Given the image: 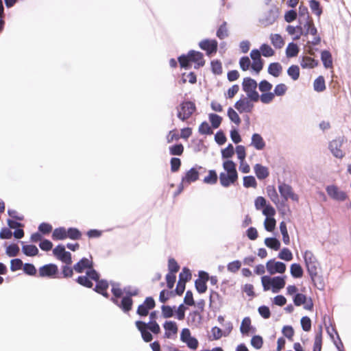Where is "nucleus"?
<instances>
[{
	"mask_svg": "<svg viewBox=\"0 0 351 351\" xmlns=\"http://www.w3.org/2000/svg\"><path fill=\"white\" fill-rule=\"evenodd\" d=\"M238 180V174L221 172L219 174L220 184L223 187H228L234 185Z\"/></svg>",
	"mask_w": 351,
	"mask_h": 351,
	"instance_id": "19",
	"label": "nucleus"
},
{
	"mask_svg": "<svg viewBox=\"0 0 351 351\" xmlns=\"http://www.w3.org/2000/svg\"><path fill=\"white\" fill-rule=\"evenodd\" d=\"M180 340L186 343L187 346L193 350H195L198 347V341L196 338L191 336V332L189 328H183L180 333Z\"/></svg>",
	"mask_w": 351,
	"mask_h": 351,
	"instance_id": "11",
	"label": "nucleus"
},
{
	"mask_svg": "<svg viewBox=\"0 0 351 351\" xmlns=\"http://www.w3.org/2000/svg\"><path fill=\"white\" fill-rule=\"evenodd\" d=\"M266 269L270 275H274L276 273L283 274L286 271V265L282 262L271 259L266 263Z\"/></svg>",
	"mask_w": 351,
	"mask_h": 351,
	"instance_id": "14",
	"label": "nucleus"
},
{
	"mask_svg": "<svg viewBox=\"0 0 351 351\" xmlns=\"http://www.w3.org/2000/svg\"><path fill=\"white\" fill-rule=\"evenodd\" d=\"M299 19L298 21L300 24H303V21L310 20V16L308 14V8L305 6L300 5L298 10Z\"/></svg>",
	"mask_w": 351,
	"mask_h": 351,
	"instance_id": "40",
	"label": "nucleus"
},
{
	"mask_svg": "<svg viewBox=\"0 0 351 351\" xmlns=\"http://www.w3.org/2000/svg\"><path fill=\"white\" fill-rule=\"evenodd\" d=\"M261 55L265 57H271L274 55V50L267 44H263L260 47Z\"/></svg>",
	"mask_w": 351,
	"mask_h": 351,
	"instance_id": "48",
	"label": "nucleus"
},
{
	"mask_svg": "<svg viewBox=\"0 0 351 351\" xmlns=\"http://www.w3.org/2000/svg\"><path fill=\"white\" fill-rule=\"evenodd\" d=\"M278 257L285 261H290L293 259V254L288 248H283L279 252Z\"/></svg>",
	"mask_w": 351,
	"mask_h": 351,
	"instance_id": "49",
	"label": "nucleus"
},
{
	"mask_svg": "<svg viewBox=\"0 0 351 351\" xmlns=\"http://www.w3.org/2000/svg\"><path fill=\"white\" fill-rule=\"evenodd\" d=\"M228 36V31L226 27V23L223 22V23L219 27L217 31V36L219 39H223Z\"/></svg>",
	"mask_w": 351,
	"mask_h": 351,
	"instance_id": "58",
	"label": "nucleus"
},
{
	"mask_svg": "<svg viewBox=\"0 0 351 351\" xmlns=\"http://www.w3.org/2000/svg\"><path fill=\"white\" fill-rule=\"evenodd\" d=\"M165 332V337L167 339H174L178 333V326L176 322L172 321H167L163 324Z\"/></svg>",
	"mask_w": 351,
	"mask_h": 351,
	"instance_id": "22",
	"label": "nucleus"
},
{
	"mask_svg": "<svg viewBox=\"0 0 351 351\" xmlns=\"http://www.w3.org/2000/svg\"><path fill=\"white\" fill-rule=\"evenodd\" d=\"M23 252L28 256H34L38 254V249L33 245H25L22 247Z\"/></svg>",
	"mask_w": 351,
	"mask_h": 351,
	"instance_id": "42",
	"label": "nucleus"
},
{
	"mask_svg": "<svg viewBox=\"0 0 351 351\" xmlns=\"http://www.w3.org/2000/svg\"><path fill=\"white\" fill-rule=\"evenodd\" d=\"M279 228L282 236V241L284 243L285 245H289L290 243V238L288 233L286 223L285 221H281L280 223Z\"/></svg>",
	"mask_w": 351,
	"mask_h": 351,
	"instance_id": "41",
	"label": "nucleus"
},
{
	"mask_svg": "<svg viewBox=\"0 0 351 351\" xmlns=\"http://www.w3.org/2000/svg\"><path fill=\"white\" fill-rule=\"evenodd\" d=\"M282 71V67L278 62L271 63L268 66V73L275 77H279Z\"/></svg>",
	"mask_w": 351,
	"mask_h": 351,
	"instance_id": "29",
	"label": "nucleus"
},
{
	"mask_svg": "<svg viewBox=\"0 0 351 351\" xmlns=\"http://www.w3.org/2000/svg\"><path fill=\"white\" fill-rule=\"evenodd\" d=\"M298 53H299L298 46L293 43H289V45H287V49H286V56L288 58H293V57L297 56Z\"/></svg>",
	"mask_w": 351,
	"mask_h": 351,
	"instance_id": "38",
	"label": "nucleus"
},
{
	"mask_svg": "<svg viewBox=\"0 0 351 351\" xmlns=\"http://www.w3.org/2000/svg\"><path fill=\"white\" fill-rule=\"evenodd\" d=\"M278 191L281 197L285 201L288 199H291L294 202H298L299 200L298 195L293 192L292 187L287 184H280L278 185Z\"/></svg>",
	"mask_w": 351,
	"mask_h": 351,
	"instance_id": "12",
	"label": "nucleus"
},
{
	"mask_svg": "<svg viewBox=\"0 0 351 351\" xmlns=\"http://www.w3.org/2000/svg\"><path fill=\"white\" fill-rule=\"evenodd\" d=\"M254 101H251L248 97L241 98L235 104L234 108L240 112H251L254 109Z\"/></svg>",
	"mask_w": 351,
	"mask_h": 351,
	"instance_id": "15",
	"label": "nucleus"
},
{
	"mask_svg": "<svg viewBox=\"0 0 351 351\" xmlns=\"http://www.w3.org/2000/svg\"><path fill=\"white\" fill-rule=\"evenodd\" d=\"M250 57L253 62L252 64V69L258 73L263 67V62L261 57V52L258 49H253L250 52Z\"/></svg>",
	"mask_w": 351,
	"mask_h": 351,
	"instance_id": "18",
	"label": "nucleus"
},
{
	"mask_svg": "<svg viewBox=\"0 0 351 351\" xmlns=\"http://www.w3.org/2000/svg\"><path fill=\"white\" fill-rule=\"evenodd\" d=\"M299 25H302V28L300 32L293 37V40H296L300 39L302 35L306 36L310 34L313 36V40L310 42L312 45H317L320 43L321 38L319 36L317 35V28L315 27L312 19L303 21V24L299 23Z\"/></svg>",
	"mask_w": 351,
	"mask_h": 351,
	"instance_id": "1",
	"label": "nucleus"
},
{
	"mask_svg": "<svg viewBox=\"0 0 351 351\" xmlns=\"http://www.w3.org/2000/svg\"><path fill=\"white\" fill-rule=\"evenodd\" d=\"M291 276L295 278H302L303 276V269L300 264L293 263L290 267Z\"/></svg>",
	"mask_w": 351,
	"mask_h": 351,
	"instance_id": "33",
	"label": "nucleus"
},
{
	"mask_svg": "<svg viewBox=\"0 0 351 351\" xmlns=\"http://www.w3.org/2000/svg\"><path fill=\"white\" fill-rule=\"evenodd\" d=\"M265 245L274 250H278L280 247V242L276 238L268 237L264 241Z\"/></svg>",
	"mask_w": 351,
	"mask_h": 351,
	"instance_id": "32",
	"label": "nucleus"
},
{
	"mask_svg": "<svg viewBox=\"0 0 351 351\" xmlns=\"http://www.w3.org/2000/svg\"><path fill=\"white\" fill-rule=\"evenodd\" d=\"M287 90V86L285 84L281 83L275 86L274 93L275 96H282L286 93Z\"/></svg>",
	"mask_w": 351,
	"mask_h": 351,
	"instance_id": "59",
	"label": "nucleus"
},
{
	"mask_svg": "<svg viewBox=\"0 0 351 351\" xmlns=\"http://www.w3.org/2000/svg\"><path fill=\"white\" fill-rule=\"evenodd\" d=\"M211 337L212 340H218L221 337L224 336V334L221 328L217 326H214L211 328Z\"/></svg>",
	"mask_w": 351,
	"mask_h": 351,
	"instance_id": "57",
	"label": "nucleus"
},
{
	"mask_svg": "<svg viewBox=\"0 0 351 351\" xmlns=\"http://www.w3.org/2000/svg\"><path fill=\"white\" fill-rule=\"evenodd\" d=\"M19 247L16 244H11L6 247V254L10 257H14L19 254Z\"/></svg>",
	"mask_w": 351,
	"mask_h": 351,
	"instance_id": "54",
	"label": "nucleus"
},
{
	"mask_svg": "<svg viewBox=\"0 0 351 351\" xmlns=\"http://www.w3.org/2000/svg\"><path fill=\"white\" fill-rule=\"evenodd\" d=\"M300 65L304 69H312L317 65V62L310 57H303Z\"/></svg>",
	"mask_w": 351,
	"mask_h": 351,
	"instance_id": "35",
	"label": "nucleus"
},
{
	"mask_svg": "<svg viewBox=\"0 0 351 351\" xmlns=\"http://www.w3.org/2000/svg\"><path fill=\"white\" fill-rule=\"evenodd\" d=\"M97 283L95 287V291L97 293H101L104 296L108 297V293L106 292V289L108 287V282L105 280L99 281V280H97Z\"/></svg>",
	"mask_w": 351,
	"mask_h": 351,
	"instance_id": "43",
	"label": "nucleus"
},
{
	"mask_svg": "<svg viewBox=\"0 0 351 351\" xmlns=\"http://www.w3.org/2000/svg\"><path fill=\"white\" fill-rule=\"evenodd\" d=\"M23 269L24 272L29 276H35L37 271L34 265L31 263L24 264Z\"/></svg>",
	"mask_w": 351,
	"mask_h": 351,
	"instance_id": "64",
	"label": "nucleus"
},
{
	"mask_svg": "<svg viewBox=\"0 0 351 351\" xmlns=\"http://www.w3.org/2000/svg\"><path fill=\"white\" fill-rule=\"evenodd\" d=\"M228 118L232 122L239 125L241 123V119L238 113L232 108H229L227 112Z\"/></svg>",
	"mask_w": 351,
	"mask_h": 351,
	"instance_id": "46",
	"label": "nucleus"
},
{
	"mask_svg": "<svg viewBox=\"0 0 351 351\" xmlns=\"http://www.w3.org/2000/svg\"><path fill=\"white\" fill-rule=\"evenodd\" d=\"M276 221L274 217L265 218L264 228L268 232H272L276 228Z\"/></svg>",
	"mask_w": 351,
	"mask_h": 351,
	"instance_id": "51",
	"label": "nucleus"
},
{
	"mask_svg": "<svg viewBox=\"0 0 351 351\" xmlns=\"http://www.w3.org/2000/svg\"><path fill=\"white\" fill-rule=\"evenodd\" d=\"M136 326L141 333L142 338L146 342H149L152 340V334L147 330L146 328V323L141 321H136Z\"/></svg>",
	"mask_w": 351,
	"mask_h": 351,
	"instance_id": "26",
	"label": "nucleus"
},
{
	"mask_svg": "<svg viewBox=\"0 0 351 351\" xmlns=\"http://www.w3.org/2000/svg\"><path fill=\"white\" fill-rule=\"evenodd\" d=\"M254 173L259 180L265 179L269 176V171L267 167L261 164H256L254 167Z\"/></svg>",
	"mask_w": 351,
	"mask_h": 351,
	"instance_id": "27",
	"label": "nucleus"
},
{
	"mask_svg": "<svg viewBox=\"0 0 351 351\" xmlns=\"http://www.w3.org/2000/svg\"><path fill=\"white\" fill-rule=\"evenodd\" d=\"M178 60L181 67L189 69L190 67V62L195 64V68L197 69L204 65L205 61L204 60L203 54L199 51H191L187 56H181L178 58Z\"/></svg>",
	"mask_w": 351,
	"mask_h": 351,
	"instance_id": "3",
	"label": "nucleus"
},
{
	"mask_svg": "<svg viewBox=\"0 0 351 351\" xmlns=\"http://www.w3.org/2000/svg\"><path fill=\"white\" fill-rule=\"evenodd\" d=\"M73 269L77 273H82L87 269L86 275L95 281L98 280L99 276L98 273L93 269L92 258H82L77 263L74 265Z\"/></svg>",
	"mask_w": 351,
	"mask_h": 351,
	"instance_id": "4",
	"label": "nucleus"
},
{
	"mask_svg": "<svg viewBox=\"0 0 351 351\" xmlns=\"http://www.w3.org/2000/svg\"><path fill=\"white\" fill-rule=\"evenodd\" d=\"M90 279H91L90 278H89L87 275L86 276H79L77 279V282L82 285V286H84V287H88V288H90L93 287V282L90 280Z\"/></svg>",
	"mask_w": 351,
	"mask_h": 351,
	"instance_id": "56",
	"label": "nucleus"
},
{
	"mask_svg": "<svg viewBox=\"0 0 351 351\" xmlns=\"http://www.w3.org/2000/svg\"><path fill=\"white\" fill-rule=\"evenodd\" d=\"M322 345V328H319L316 332L313 351H321Z\"/></svg>",
	"mask_w": 351,
	"mask_h": 351,
	"instance_id": "37",
	"label": "nucleus"
},
{
	"mask_svg": "<svg viewBox=\"0 0 351 351\" xmlns=\"http://www.w3.org/2000/svg\"><path fill=\"white\" fill-rule=\"evenodd\" d=\"M53 255L62 262L66 265H71L72 263L71 254L65 250V247L62 245H57L53 250Z\"/></svg>",
	"mask_w": 351,
	"mask_h": 351,
	"instance_id": "13",
	"label": "nucleus"
},
{
	"mask_svg": "<svg viewBox=\"0 0 351 351\" xmlns=\"http://www.w3.org/2000/svg\"><path fill=\"white\" fill-rule=\"evenodd\" d=\"M341 145L342 143L340 140H334L330 143V150L336 158H341L344 156L343 151L341 149Z\"/></svg>",
	"mask_w": 351,
	"mask_h": 351,
	"instance_id": "25",
	"label": "nucleus"
},
{
	"mask_svg": "<svg viewBox=\"0 0 351 351\" xmlns=\"http://www.w3.org/2000/svg\"><path fill=\"white\" fill-rule=\"evenodd\" d=\"M287 74L293 80H297L300 77V69L298 66H291L287 70Z\"/></svg>",
	"mask_w": 351,
	"mask_h": 351,
	"instance_id": "52",
	"label": "nucleus"
},
{
	"mask_svg": "<svg viewBox=\"0 0 351 351\" xmlns=\"http://www.w3.org/2000/svg\"><path fill=\"white\" fill-rule=\"evenodd\" d=\"M217 45L218 43L215 40L205 39L199 43V47L206 51L208 56L217 52Z\"/></svg>",
	"mask_w": 351,
	"mask_h": 351,
	"instance_id": "20",
	"label": "nucleus"
},
{
	"mask_svg": "<svg viewBox=\"0 0 351 351\" xmlns=\"http://www.w3.org/2000/svg\"><path fill=\"white\" fill-rule=\"evenodd\" d=\"M199 178V172L195 168H191L185 173V176L182 177V182L180 184V188L182 190L184 187L189 186L191 182L196 181Z\"/></svg>",
	"mask_w": 351,
	"mask_h": 351,
	"instance_id": "17",
	"label": "nucleus"
},
{
	"mask_svg": "<svg viewBox=\"0 0 351 351\" xmlns=\"http://www.w3.org/2000/svg\"><path fill=\"white\" fill-rule=\"evenodd\" d=\"M250 145L256 150H263L265 149L266 143L261 134L254 133L252 136Z\"/></svg>",
	"mask_w": 351,
	"mask_h": 351,
	"instance_id": "24",
	"label": "nucleus"
},
{
	"mask_svg": "<svg viewBox=\"0 0 351 351\" xmlns=\"http://www.w3.org/2000/svg\"><path fill=\"white\" fill-rule=\"evenodd\" d=\"M313 88L317 92H322L326 89L325 81L322 76L318 77L314 81Z\"/></svg>",
	"mask_w": 351,
	"mask_h": 351,
	"instance_id": "45",
	"label": "nucleus"
},
{
	"mask_svg": "<svg viewBox=\"0 0 351 351\" xmlns=\"http://www.w3.org/2000/svg\"><path fill=\"white\" fill-rule=\"evenodd\" d=\"M252 329V326L251 325V319L250 317H245L241 324L240 330L243 335H248Z\"/></svg>",
	"mask_w": 351,
	"mask_h": 351,
	"instance_id": "31",
	"label": "nucleus"
},
{
	"mask_svg": "<svg viewBox=\"0 0 351 351\" xmlns=\"http://www.w3.org/2000/svg\"><path fill=\"white\" fill-rule=\"evenodd\" d=\"M154 300L151 297H148L145 299L143 304L139 305L137 309V313L141 316H146L148 315L149 310L154 308Z\"/></svg>",
	"mask_w": 351,
	"mask_h": 351,
	"instance_id": "21",
	"label": "nucleus"
},
{
	"mask_svg": "<svg viewBox=\"0 0 351 351\" xmlns=\"http://www.w3.org/2000/svg\"><path fill=\"white\" fill-rule=\"evenodd\" d=\"M278 17V11L276 8L269 10L261 19V23L264 26L272 25Z\"/></svg>",
	"mask_w": 351,
	"mask_h": 351,
	"instance_id": "23",
	"label": "nucleus"
},
{
	"mask_svg": "<svg viewBox=\"0 0 351 351\" xmlns=\"http://www.w3.org/2000/svg\"><path fill=\"white\" fill-rule=\"evenodd\" d=\"M303 258L307 271L311 278L317 275L319 263L312 252L306 250L303 254Z\"/></svg>",
	"mask_w": 351,
	"mask_h": 351,
	"instance_id": "7",
	"label": "nucleus"
},
{
	"mask_svg": "<svg viewBox=\"0 0 351 351\" xmlns=\"http://www.w3.org/2000/svg\"><path fill=\"white\" fill-rule=\"evenodd\" d=\"M309 6L312 12H314L317 16L321 15L322 12L318 1L315 0H311L309 2Z\"/></svg>",
	"mask_w": 351,
	"mask_h": 351,
	"instance_id": "62",
	"label": "nucleus"
},
{
	"mask_svg": "<svg viewBox=\"0 0 351 351\" xmlns=\"http://www.w3.org/2000/svg\"><path fill=\"white\" fill-rule=\"evenodd\" d=\"M217 181V175L215 170H210L208 175L204 178V182L208 184H214Z\"/></svg>",
	"mask_w": 351,
	"mask_h": 351,
	"instance_id": "47",
	"label": "nucleus"
},
{
	"mask_svg": "<svg viewBox=\"0 0 351 351\" xmlns=\"http://www.w3.org/2000/svg\"><path fill=\"white\" fill-rule=\"evenodd\" d=\"M224 173L238 174L236 169V164L230 160H226L223 162Z\"/></svg>",
	"mask_w": 351,
	"mask_h": 351,
	"instance_id": "39",
	"label": "nucleus"
},
{
	"mask_svg": "<svg viewBox=\"0 0 351 351\" xmlns=\"http://www.w3.org/2000/svg\"><path fill=\"white\" fill-rule=\"evenodd\" d=\"M23 261L19 258L12 259L10 262V269L12 271H16L23 267Z\"/></svg>",
	"mask_w": 351,
	"mask_h": 351,
	"instance_id": "63",
	"label": "nucleus"
},
{
	"mask_svg": "<svg viewBox=\"0 0 351 351\" xmlns=\"http://www.w3.org/2000/svg\"><path fill=\"white\" fill-rule=\"evenodd\" d=\"M293 302L295 306L304 305V308L311 311L313 308V303L311 298H307L302 293H297L294 298Z\"/></svg>",
	"mask_w": 351,
	"mask_h": 351,
	"instance_id": "16",
	"label": "nucleus"
},
{
	"mask_svg": "<svg viewBox=\"0 0 351 351\" xmlns=\"http://www.w3.org/2000/svg\"><path fill=\"white\" fill-rule=\"evenodd\" d=\"M275 95L274 92H265L262 93V94L259 95V99L263 104H268L272 102L274 99Z\"/></svg>",
	"mask_w": 351,
	"mask_h": 351,
	"instance_id": "44",
	"label": "nucleus"
},
{
	"mask_svg": "<svg viewBox=\"0 0 351 351\" xmlns=\"http://www.w3.org/2000/svg\"><path fill=\"white\" fill-rule=\"evenodd\" d=\"M208 119L213 128H218L222 121V118L220 116L213 113L209 114Z\"/></svg>",
	"mask_w": 351,
	"mask_h": 351,
	"instance_id": "50",
	"label": "nucleus"
},
{
	"mask_svg": "<svg viewBox=\"0 0 351 351\" xmlns=\"http://www.w3.org/2000/svg\"><path fill=\"white\" fill-rule=\"evenodd\" d=\"M58 268L55 264H47L38 269V276L41 278H57Z\"/></svg>",
	"mask_w": 351,
	"mask_h": 351,
	"instance_id": "10",
	"label": "nucleus"
},
{
	"mask_svg": "<svg viewBox=\"0 0 351 351\" xmlns=\"http://www.w3.org/2000/svg\"><path fill=\"white\" fill-rule=\"evenodd\" d=\"M272 87V84L265 80L261 81L258 84V89L261 93L271 91Z\"/></svg>",
	"mask_w": 351,
	"mask_h": 351,
	"instance_id": "61",
	"label": "nucleus"
},
{
	"mask_svg": "<svg viewBox=\"0 0 351 351\" xmlns=\"http://www.w3.org/2000/svg\"><path fill=\"white\" fill-rule=\"evenodd\" d=\"M326 191L331 199L337 202H344L348 198L347 193L335 184L327 186Z\"/></svg>",
	"mask_w": 351,
	"mask_h": 351,
	"instance_id": "9",
	"label": "nucleus"
},
{
	"mask_svg": "<svg viewBox=\"0 0 351 351\" xmlns=\"http://www.w3.org/2000/svg\"><path fill=\"white\" fill-rule=\"evenodd\" d=\"M267 192L268 196L269 197L271 200L277 206L279 211H280L281 209L278 206V204H280V199H279L277 191L275 189V188L274 186H268L267 188Z\"/></svg>",
	"mask_w": 351,
	"mask_h": 351,
	"instance_id": "30",
	"label": "nucleus"
},
{
	"mask_svg": "<svg viewBox=\"0 0 351 351\" xmlns=\"http://www.w3.org/2000/svg\"><path fill=\"white\" fill-rule=\"evenodd\" d=\"M82 236L80 231L75 228H70L67 230V237L71 239L77 240Z\"/></svg>",
	"mask_w": 351,
	"mask_h": 351,
	"instance_id": "55",
	"label": "nucleus"
},
{
	"mask_svg": "<svg viewBox=\"0 0 351 351\" xmlns=\"http://www.w3.org/2000/svg\"><path fill=\"white\" fill-rule=\"evenodd\" d=\"M261 283L265 291L271 289L273 293H278L285 286V276L270 277L263 276L261 278Z\"/></svg>",
	"mask_w": 351,
	"mask_h": 351,
	"instance_id": "2",
	"label": "nucleus"
},
{
	"mask_svg": "<svg viewBox=\"0 0 351 351\" xmlns=\"http://www.w3.org/2000/svg\"><path fill=\"white\" fill-rule=\"evenodd\" d=\"M321 60L326 68H330L332 66L331 53L328 51H323L321 53Z\"/></svg>",
	"mask_w": 351,
	"mask_h": 351,
	"instance_id": "34",
	"label": "nucleus"
},
{
	"mask_svg": "<svg viewBox=\"0 0 351 351\" xmlns=\"http://www.w3.org/2000/svg\"><path fill=\"white\" fill-rule=\"evenodd\" d=\"M196 107L193 102L183 101L177 107V117L184 121L188 119L195 111Z\"/></svg>",
	"mask_w": 351,
	"mask_h": 351,
	"instance_id": "8",
	"label": "nucleus"
},
{
	"mask_svg": "<svg viewBox=\"0 0 351 351\" xmlns=\"http://www.w3.org/2000/svg\"><path fill=\"white\" fill-rule=\"evenodd\" d=\"M243 186L245 188H256L257 186V182L255 178L252 176H245L243 178Z\"/></svg>",
	"mask_w": 351,
	"mask_h": 351,
	"instance_id": "53",
	"label": "nucleus"
},
{
	"mask_svg": "<svg viewBox=\"0 0 351 351\" xmlns=\"http://www.w3.org/2000/svg\"><path fill=\"white\" fill-rule=\"evenodd\" d=\"M112 292L114 297L112 298L111 300L124 312H128L132 308L133 303L132 298L130 297H123L121 300L119 301L122 295L124 293L123 290L122 291L119 288L113 287Z\"/></svg>",
	"mask_w": 351,
	"mask_h": 351,
	"instance_id": "5",
	"label": "nucleus"
},
{
	"mask_svg": "<svg viewBox=\"0 0 351 351\" xmlns=\"http://www.w3.org/2000/svg\"><path fill=\"white\" fill-rule=\"evenodd\" d=\"M269 38L271 43L276 49H281L285 45L282 37L278 34H271Z\"/></svg>",
	"mask_w": 351,
	"mask_h": 351,
	"instance_id": "28",
	"label": "nucleus"
},
{
	"mask_svg": "<svg viewBox=\"0 0 351 351\" xmlns=\"http://www.w3.org/2000/svg\"><path fill=\"white\" fill-rule=\"evenodd\" d=\"M54 240H63L67 238V230L64 228H56L52 234Z\"/></svg>",
	"mask_w": 351,
	"mask_h": 351,
	"instance_id": "36",
	"label": "nucleus"
},
{
	"mask_svg": "<svg viewBox=\"0 0 351 351\" xmlns=\"http://www.w3.org/2000/svg\"><path fill=\"white\" fill-rule=\"evenodd\" d=\"M257 86L256 82L250 77H245L243 80L242 88L243 91L246 93L247 97L254 102L259 100V94L256 90Z\"/></svg>",
	"mask_w": 351,
	"mask_h": 351,
	"instance_id": "6",
	"label": "nucleus"
},
{
	"mask_svg": "<svg viewBox=\"0 0 351 351\" xmlns=\"http://www.w3.org/2000/svg\"><path fill=\"white\" fill-rule=\"evenodd\" d=\"M234 153V149L232 144H229L225 149L221 150V156L223 158H230Z\"/></svg>",
	"mask_w": 351,
	"mask_h": 351,
	"instance_id": "60",
	"label": "nucleus"
}]
</instances>
